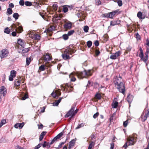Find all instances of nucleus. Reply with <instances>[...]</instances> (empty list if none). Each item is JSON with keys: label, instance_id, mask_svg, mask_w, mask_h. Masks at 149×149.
Here are the masks:
<instances>
[{"label": "nucleus", "instance_id": "1", "mask_svg": "<svg viewBox=\"0 0 149 149\" xmlns=\"http://www.w3.org/2000/svg\"><path fill=\"white\" fill-rule=\"evenodd\" d=\"M115 86L118 90L119 91L124 94L125 91L124 84L122 82H117Z\"/></svg>", "mask_w": 149, "mask_h": 149}, {"label": "nucleus", "instance_id": "2", "mask_svg": "<svg viewBox=\"0 0 149 149\" xmlns=\"http://www.w3.org/2000/svg\"><path fill=\"white\" fill-rule=\"evenodd\" d=\"M92 72H91V70H85L83 71L79 72L78 73V75L81 78H83L86 76H91L92 75Z\"/></svg>", "mask_w": 149, "mask_h": 149}, {"label": "nucleus", "instance_id": "3", "mask_svg": "<svg viewBox=\"0 0 149 149\" xmlns=\"http://www.w3.org/2000/svg\"><path fill=\"white\" fill-rule=\"evenodd\" d=\"M127 140L129 146L134 145L136 141V140L135 138L131 136H130Z\"/></svg>", "mask_w": 149, "mask_h": 149}, {"label": "nucleus", "instance_id": "4", "mask_svg": "<svg viewBox=\"0 0 149 149\" xmlns=\"http://www.w3.org/2000/svg\"><path fill=\"white\" fill-rule=\"evenodd\" d=\"M75 106H73L72 107L71 109L69 111L68 113H67L65 115V118H68L70 116H71V117H73L74 116H72L73 113H74V110Z\"/></svg>", "mask_w": 149, "mask_h": 149}, {"label": "nucleus", "instance_id": "5", "mask_svg": "<svg viewBox=\"0 0 149 149\" xmlns=\"http://www.w3.org/2000/svg\"><path fill=\"white\" fill-rule=\"evenodd\" d=\"M1 54H0V57L1 59L6 57L8 55V52L6 49H3L1 51Z\"/></svg>", "mask_w": 149, "mask_h": 149}, {"label": "nucleus", "instance_id": "6", "mask_svg": "<svg viewBox=\"0 0 149 149\" xmlns=\"http://www.w3.org/2000/svg\"><path fill=\"white\" fill-rule=\"evenodd\" d=\"M121 54V52L118 51L111 55L110 58L112 59H116Z\"/></svg>", "mask_w": 149, "mask_h": 149}, {"label": "nucleus", "instance_id": "7", "mask_svg": "<svg viewBox=\"0 0 149 149\" xmlns=\"http://www.w3.org/2000/svg\"><path fill=\"white\" fill-rule=\"evenodd\" d=\"M64 28L66 29H70L72 28V24L71 22L68 21L66 22L63 25Z\"/></svg>", "mask_w": 149, "mask_h": 149}, {"label": "nucleus", "instance_id": "8", "mask_svg": "<svg viewBox=\"0 0 149 149\" xmlns=\"http://www.w3.org/2000/svg\"><path fill=\"white\" fill-rule=\"evenodd\" d=\"M43 58L45 61L46 62H48L52 59V57L49 56L48 53L46 54L45 55L43 56Z\"/></svg>", "mask_w": 149, "mask_h": 149}, {"label": "nucleus", "instance_id": "9", "mask_svg": "<svg viewBox=\"0 0 149 149\" xmlns=\"http://www.w3.org/2000/svg\"><path fill=\"white\" fill-rule=\"evenodd\" d=\"M110 18H112L115 15H117L120 13L119 10H116L110 12L109 13Z\"/></svg>", "mask_w": 149, "mask_h": 149}, {"label": "nucleus", "instance_id": "10", "mask_svg": "<svg viewBox=\"0 0 149 149\" xmlns=\"http://www.w3.org/2000/svg\"><path fill=\"white\" fill-rule=\"evenodd\" d=\"M24 125V123H17L15 125L14 127L16 128H19V129H21L22 128Z\"/></svg>", "mask_w": 149, "mask_h": 149}, {"label": "nucleus", "instance_id": "11", "mask_svg": "<svg viewBox=\"0 0 149 149\" xmlns=\"http://www.w3.org/2000/svg\"><path fill=\"white\" fill-rule=\"evenodd\" d=\"M75 141L76 140L75 139H73L69 142V149H70L74 146Z\"/></svg>", "mask_w": 149, "mask_h": 149}, {"label": "nucleus", "instance_id": "12", "mask_svg": "<svg viewBox=\"0 0 149 149\" xmlns=\"http://www.w3.org/2000/svg\"><path fill=\"white\" fill-rule=\"evenodd\" d=\"M17 42L22 47H24L25 43L24 42V41L23 40L21 39H18V40Z\"/></svg>", "mask_w": 149, "mask_h": 149}, {"label": "nucleus", "instance_id": "13", "mask_svg": "<svg viewBox=\"0 0 149 149\" xmlns=\"http://www.w3.org/2000/svg\"><path fill=\"white\" fill-rule=\"evenodd\" d=\"M21 81V80L20 79L18 80L17 79L15 80L14 81L15 86H20Z\"/></svg>", "mask_w": 149, "mask_h": 149}, {"label": "nucleus", "instance_id": "14", "mask_svg": "<svg viewBox=\"0 0 149 149\" xmlns=\"http://www.w3.org/2000/svg\"><path fill=\"white\" fill-rule=\"evenodd\" d=\"M121 81L122 77H118L116 76L115 80L114 81L115 85H116V83L117 82H122Z\"/></svg>", "mask_w": 149, "mask_h": 149}, {"label": "nucleus", "instance_id": "15", "mask_svg": "<svg viewBox=\"0 0 149 149\" xmlns=\"http://www.w3.org/2000/svg\"><path fill=\"white\" fill-rule=\"evenodd\" d=\"M46 132H42L41 133V134L40 136L39 137V141H41L43 139L44 136L46 134Z\"/></svg>", "mask_w": 149, "mask_h": 149}, {"label": "nucleus", "instance_id": "16", "mask_svg": "<svg viewBox=\"0 0 149 149\" xmlns=\"http://www.w3.org/2000/svg\"><path fill=\"white\" fill-rule=\"evenodd\" d=\"M127 101L128 103L130 104L132 102L133 99V97L132 95H129L127 97Z\"/></svg>", "mask_w": 149, "mask_h": 149}, {"label": "nucleus", "instance_id": "17", "mask_svg": "<svg viewBox=\"0 0 149 149\" xmlns=\"http://www.w3.org/2000/svg\"><path fill=\"white\" fill-rule=\"evenodd\" d=\"M119 24V21L118 20L114 21H111L110 22V25L111 26H114Z\"/></svg>", "mask_w": 149, "mask_h": 149}, {"label": "nucleus", "instance_id": "18", "mask_svg": "<svg viewBox=\"0 0 149 149\" xmlns=\"http://www.w3.org/2000/svg\"><path fill=\"white\" fill-rule=\"evenodd\" d=\"M62 56L63 58L65 60H67L70 59V57L69 56V55L67 54H62Z\"/></svg>", "mask_w": 149, "mask_h": 149}, {"label": "nucleus", "instance_id": "19", "mask_svg": "<svg viewBox=\"0 0 149 149\" xmlns=\"http://www.w3.org/2000/svg\"><path fill=\"white\" fill-rule=\"evenodd\" d=\"M62 99V97H60L58 100L56 101V102H54L53 103V105L54 106H57L59 103L61 101V99Z\"/></svg>", "mask_w": 149, "mask_h": 149}, {"label": "nucleus", "instance_id": "20", "mask_svg": "<svg viewBox=\"0 0 149 149\" xmlns=\"http://www.w3.org/2000/svg\"><path fill=\"white\" fill-rule=\"evenodd\" d=\"M145 54L146 56L145 57H143V58L142 59V60L144 62L146 63V62L147 61L148 59V54H147V53H145Z\"/></svg>", "mask_w": 149, "mask_h": 149}, {"label": "nucleus", "instance_id": "21", "mask_svg": "<svg viewBox=\"0 0 149 149\" xmlns=\"http://www.w3.org/2000/svg\"><path fill=\"white\" fill-rule=\"evenodd\" d=\"M31 61V57L27 58L26 60V65H28L30 63Z\"/></svg>", "mask_w": 149, "mask_h": 149}, {"label": "nucleus", "instance_id": "22", "mask_svg": "<svg viewBox=\"0 0 149 149\" xmlns=\"http://www.w3.org/2000/svg\"><path fill=\"white\" fill-rule=\"evenodd\" d=\"M16 72L14 70H11L10 72V76L15 77L16 76Z\"/></svg>", "mask_w": 149, "mask_h": 149}, {"label": "nucleus", "instance_id": "23", "mask_svg": "<svg viewBox=\"0 0 149 149\" xmlns=\"http://www.w3.org/2000/svg\"><path fill=\"white\" fill-rule=\"evenodd\" d=\"M13 16L16 20H17L18 18L19 15L17 13H15L13 15Z\"/></svg>", "mask_w": 149, "mask_h": 149}, {"label": "nucleus", "instance_id": "24", "mask_svg": "<svg viewBox=\"0 0 149 149\" xmlns=\"http://www.w3.org/2000/svg\"><path fill=\"white\" fill-rule=\"evenodd\" d=\"M137 16L140 19H142L143 18L142 17V12L140 11H139L138 12Z\"/></svg>", "mask_w": 149, "mask_h": 149}, {"label": "nucleus", "instance_id": "25", "mask_svg": "<svg viewBox=\"0 0 149 149\" xmlns=\"http://www.w3.org/2000/svg\"><path fill=\"white\" fill-rule=\"evenodd\" d=\"M6 123V120L4 119H2L0 123V127H1L2 125L5 124Z\"/></svg>", "mask_w": 149, "mask_h": 149}, {"label": "nucleus", "instance_id": "26", "mask_svg": "<svg viewBox=\"0 0 149 149\" xmlns=\"http://www.w3.org/2000/svg\"><path fill=\"white\" fill-rule=\"evenodd\" d=\"M12 13L13 10L10 8H8L7 9V13H8V15H10Z\"/></svg>", "mask_w": 149, "mask_h": 149}, {"label": "nucleus", "instance_id": "27", "mask_svg": "<svg viewBox=\"0 0 149 149\" xmlns=\"http://www.w3.org/2000/svg\"><path fill=\"white\" fill-rule=\"evenodd\" d=\"M45 68L44 65H42L39 67V70L40 71H44L45 70Z\"/></svg>", "mask_w": 149, "mask_h": 149}, {"label": "nucleus", "instance_id": "28", "mask_svg": "<svg viewBox=\"0 0 149 149\" xmlns=\"http://www.w3.org/2000/svg\"><path fill=\"white\" fill-rule=\"evenodd\" d=\"M113 107L114 108H116L118 105V102L116 101L113 102V104H112Z\"/></svg>", "mask_w": 149, "mask_h": 149}, {"label": "nucleus", "instance_id": "29", "mask_svg": "<svg viewBox=\"0 0 149 149\" xmlns=\"http://www.w3.org/2000/svg\"><path fill=\"white\" fill-rule=\"evenodd\" d=\"M24 3L25 5L26 6H31L32 5V2L29 1H25Z\"/></svg>", "mask_w": 149, "mask_h": 149}, {"label": "nucleus", "instance_id": "30", "mask_svg": "<svg viewBox=\"0 0 149 149\" xmlns=\"http://www.w3.org/2000/svg\"><path fill=\"white\" fill-rule=\"evenodd\" d=\"M84 125V123H81L80 124H79L78 125V126L75 128L76 129H79L81 127H83Z\"/></svg>", "mask_w": 149, "mask_h": 149}, {"label": "nucleus", "instance_id": "31", "mask_svg": "<svg viewBox=\"0 0 149 149\" xmlns=\"http://www.w3.org/2000/svg\"><path fill=\"white\" fill-rule=\"evenodd\" d=\"M16 30L17 31L18 33H21L22 31V28L21 26H19L18 28L16 29Z\"/></svg>", "mask_w": 149, "mask_h": 149}, {"label": "nucleus", "instance_id": "32", "mask_svg": "<svg viewBox=\"0 0 149 149\" xmlns=\"http://www.w3.org/2000/svg\"><path fill=\"white\" fill-rule=\"evenodd\" d=\"M4 32L5 33L8 34H9L10 33V30L8 27L6 28L4 30Z\"/></svg>", "mask_w": 149, "mask_h": 149}, {"label": "nucleus", "instance_id": "33", "mask_svg": "<svg viewBox=\"0 0 149 149\" xmlns=\"http://www.w3.org/2000/svg\"><path fill=\"white\" fill-rule=\"evenodd\" d=\"M95 97L97 99L100 100L101 99V95L100 93H98L95 95Z\"/></svg>", "mask_w": 149, "mask_h": 149}, {"label": "nucleus", "instance_id": "34", "mask_svg": "<svg viewBox=\"0 0 149 149\" xmlns=\"http://www.w3.org/2000/svg\"><path fill=\"white\" fill-rule=\"evenodd\" d=\"M68 34H64L63 35L62 37L63 39L66 40L68 39Z\"/></svg>", "mask_w": 149, "mask_h": 149}, {"label": "nucleus", "instance_id": "35", "mask_svg": "<svg viewBox=\"0 0 149 149\" xmlns=\"http://www.w3.org/2000/svg\"><path fill=\"white\" fill-rule=\"evenodd\" d=\"M74 32V31L73 30H71L68 31V34L69 36L72 35Z\"/></svg>", "mask_w": 149, "mask_h": 149}, {"label": "nucleus", "instance_id": "36", "mask_svg": "<svg viewBox=\"0 0 149 149\" xmlns=\"http://www.w3.org/2000/svg\"><path fill=\"white\" fill-rule=\"evenodd\" d=\"M87 46L88 48H90L92 45V42L91 41H88L87 42Z\"/></svg>", "mask_w": 149, "mask_h": 149}, {"label": "nucleus", "instance_id": "37", "mask_svg": "<svg viewBox=\"0 0 149 149\" xmlns=\"http://www.w3.org/2000/svg\"><path fill=\"white\" fill-rule=\"evenodd\" d=\"M51 95L53 97L55 98H57L58 97L57 94L53 92L51 93Z\"/></svg>", "mask_w": 149, "mask_h": 149}, {"label": "nucleus", "instance_id": "38", "mask_svg": "<svg viewBox=\"0 0 149 149\" xmlns=\"http://www.w3.org/2000/svg\"><path fill=\"white\" fill-rule=\"evenodd\" d=\"M57 7H58V6H57V4H54L52 6L53 9L54 11H56V10L57 9Z\"/></svg>", "mask_w": 149, "mask_h": 149}, {"label": "nucleus", "instance_id": "39", "mask_svg": "<svg viewBox=\"0 0 149 149\" xmlns=\"http://www.w3.org/2000/svg\"><path fill=\"white\" fill-rule=\"evenodd\" d=\"M63 134V133L62 132H61L56 136V137L57 138V139H58L62 136Z\"/></svg>", "mask_w": 149, "mask_h": 149}, {"label": "nucleus", "instance_id": "40", "mask_svg": "<svg viewBox=\"0 0 149 149\" xmlns=\"http://www.w3.org/2000/svg\"><path fill=\"white\" fill-rule=\"evenodd\" d=\"M88 27L87 26H86L84 27V30L85 32H88Z\"/></svg>", "mask_w": 149, "mask_h": 149}, {"label": "nucleus", "instance_id": "41", "mask_svg": "<svg viewBox=\"0 0 149 149\" xmlns=\"http://www.w3.org/2000/svg\"><path fill=\"white\" fill-rule=\"evenodd\" d=\"M28 98V95L27 94H25V95L22 97V100H25L27 98Z\"/></svg>", "mask_w": 149, "mask_h": 149}, {"label": "nucleus", "instance_id": "42", "mask_svg": "<svg viewBox=\"0 0 149 149\" xmlns=\"http://www.w3.org/2000/svg\"><path fill=\"white\" fill-rule=\"evenodd\" d=\"M65 142H62L60 143L59 145L58 146V147L57 148V149H59L61 148L62 146L65 143Z\"/></svg>", "mask_w": 149, "mask_h": 149}, {"label": "nucleus", "instance_id": "43", "mask_svg": "<svg viewBox=\"0 0 149 149\" xmlns=\"http://www.w3.org/2000/svg\"><path fill=\"white\" fill-rule=\"evenodd\" d=\"M149 115V109H147L145 113V116L148 118Z\"/></svg>", "mask_w": 149, "mask_h": 149}, {"label": "nucleus", "instance_id": "44", "mask_svg": "<svg viewBox=\"0 0 149 149\" xmlns=\"http://www.w3.org/2000/svg\"><path fill=\"white\" fill-rule=\"evenodd\" d=\"M103 16L105 17L110 18L109 13L104 14L103 15Z\"/></svg>", "mask_w": 149, "mask_h": 149}, {"label": "nucleus", "instance_id": "45", "mask_svg": "<svg viewBox=\"0 0 149 149\" xmlns=\"http://www.w3.org/2000/svg\"><path fill=\"white\" fill-rule=\"evenodd\" d=\"M58 139H57L56 137L55 136L54 138L52 139V141L50 143V144L51 145L53 144L54 142L57 140Z\"/></svg>", "mask_w": 149, "mask_h": 149}, {"label": "nucleus", "instance_id": "46", "mask_svg": "<svg viewBox=\"0 0 149 149\" xmlns=\"http://www.w3.org/2000/svg\"><path fill=\"white\" fill-rule=\"evenodd\" d=\"M117 3L119 6H121L123 4L122 1L120 0H118L117 1Z\"/></svg>", "mask_w": 149, "mask_h": 149}, {"label": "nucleus", "instance_id": "47", "mask_svg": "<svg viewBox=\"0 0 149 149\" xmlns=\"http://www.w3.org/2000/svg\"><path fill=\"white\" fill-rule=\"evenodd\" d=\"M96 4L97 6H99L101 4V2L100 0H95Z\"/></svg>", "mask_w": 149, "mask_h": 149}, {"label": "nucleus", "instance_id": "48", "mask_svg": "<svg viewBox=\"0 0 149 149\" xmlns=\"http://www.w3.org/2000/svg\"><path fill=\"white\" fill-rule=\"evenodd\" d=\"M136 38L137 40H140L141 37L139 35L138 33H137L135 34Z\"/></svg>", "mask_w": 149, "mask_h": 149}, {"label": "nucleus", "instance_id": "49", "mask_svg": "<svg viewBox=\"0 0 149 149\" xmlns=\"http://www.w3.org/2000/svg\"><path fill=\"white\" fill-rule=\"evenodd\" d=\"M6 88L4 86H2L1 87V88L0 89V93L2 94V92L5 90Z\"/></svg>", "mask_w": 149, "mask_h": 149}, {"label": "nucleus", "instance_id": "50", "mask_svg": "<svg viewBox=\"0 0 149 149\" xmlns=\"http://www.w3.org/2000/svg\"><path fill=\"white\" fill-rule=\"evenodd\" d=\"M48 143H47L46 141H44L43 144H42V146L43 148H45L48 145Z\"/></svg>", "mask_w": 149, "mask_h": 149}, {"label": "nucleus", "instance_id": "51", "mask_svg": "<svg viewBox=\"0 0 149 149\" xmlns=\"http://www.w3.org/2000/svg\"><path fill=\"white\" fill-rule=\"evenodd\" d=\"M139 57L141 58V60H142L143 57V52H140V54H139Z\"/></svg>", "mask_w": 149, "mask_h": 149}, {"label": "nucleus", "instance_id": "52", "mask_svg": "<svg viewBox=\"0 0 149 149\" xmlns=\"http://www.w3.org/2000/svg\"><path fill=\"white\" fill-rule=\"evenodd\" d=\"M25 2L23 0H20L19 1V4L21 6H24V3Z\"/></svg>", "mask_w": 149, "mask_h": 149}, {"label": "nucleus", "instance_id": "53", "mask_svg": "<svg viewBox=\"0 0 149 149\" xmlns=\"http://www.w3.org/2000/svg\"><path fill=\"white\" fill-rule=\"evenodd\" d=\"M128 123V120L124 122L123 123V125L124 127H126L127 126Z\"/></svg>", "mask_w": 149, "mask_h": 149}, {"label": "nucleus", "instance_id": "54", "mask_svg": "<svg viewBox=\"0 0 149 149\" xmlns=\"http://www.w3.org/2000/svg\"><path fill=\"white\" fill-rule=\"evenodd\" d=\"M94 145V143L93 142H91L89 144L88 148L92 149L93 146Z\"/></svg>", "mask_w": 149, "mask_h": 149}, {"label": "nucleus", "instance_id": "55", "mask_svg": "<svg viewBox=\"0 0 149 149\" xmlns=\"http://www.w3.org/2000/svg\"><path fill=\"white\" fill-rule=\"evenodd\" d=\"M68 10V8L67 7H64L63 8V11L65 13L67 12Z\"/></svg>", "mask_w": 149, "mask_h": 149}, {"label": "nucleus", "instance_id": "56", "mask_svg": "<svg viewBox=\"0 0 149 149\" xmlns=\"http://www.w3.org/2000/svg\"><path fill=\"white\" fill-rule=\"evenodd\" d=\"M99 113L98 112H97L95 113L93 115V117L94 118H96L99 115Z\"/></svg>", "mask_w": 149, "mask_h": 149}, {"label": "nucleus", "instance_id": "57", "mask_svg": "<svg viewBox=\"0 0 149 149\" xmlns=\"http://www.w3.org/2000/svg\"><path fill=\"white\" fill-rule=\"evenodd\" d=\"M100 52L97 49H96L95 51V53L96 55L97 56H98L100 54Z\"/></svg>", "mask_w": 149, "mask_h": 149}, {"label": "nucleus", "instance_id": "58", "mask_svg": "<svg viewBox=\"0 0 149 149\" xmlns=\"http://www.w3.org/2000/svg\"><path fill=\"white\" fill-rule=\"evenodd\" d=\"M29 49L28 48H25L24 49L22 50V52L24 53H27L29 52Z\"/></svg>", "mask_w": 149, "mask_h": 149}, {"label": "nucleus", "instance_id": "59", "mask_svg": "<svg viewBox=\"0 0 149 149\" xmlns=\"http://www.w3.org/2000/svg\"><path fill=\"white\" fill-rule=\"evenodd\" d=\"M64 54H67L69 55V49H65V51H64Z\"/></svg>", "mask_w": 149, "mask_h": 149}, {"label": "nucleus", "instance_id": "60", "mask_svg": "<svg viewBox=\"0 0 149 149\" xmlns=\"http://www.w3.org/2000/svg\"><path fill=\"white\" fill-rule=\"evenodd\" d=\"M94 44L96 46H98L99 45V43L98 40H96L94 42Z\"/></svg>", "mask_w": 149, "mask_h": 149}, {"label": "nucleus", "instance_id": "61", "mask_svg": "<svg viewBox=\"0 0 149 149\" xmlns=\"http://www.w3.org/2000/svg\"><path fill=\"white\" fill-rule=\"evenodd\" d=\"M147 118L144 116L142 117V121L145 122L147 120Z\"/></svg>", "mask_w": 149, "mask_h": 149}, {"label": "nucleus", "instance_id": "62", "mask_svg": "<svg viewBox=\"0 0 149 149\" xmlns=\"http://www.w3.org/2000/svg\"><path fill=\"white\" fill-rule=\"evenodd\" d=\"M68 49H69V54H71L72 53H74L73 50L72 49L69 48Z\"/></svg>", "mask_w": 149, "mask_h": 149}, {"label": "nucleus", "instance_id": "63", "mask_svg": "<svg viewBox=\"0 0 149 149\" xmlns=\"http://www.w3.org/2000/svg\"><path fill=\"white\" fill-rule=\"evenodd\" d=\"M14 77H13L10 75L9 77V80L10 81H13V78Z\"/></svg>", "mask_w": 149, "mask_h": 149}, {"label": "nucleus", "instance_id": "64", "mask_svg": "<svg viewBox=\"0 0 149 149\" xmlns=\"http://www.w3.org/2000/svg\"><path fill=\"white\" fill-rule=\"evenodd\" d=\"M146 48H147L146 51L145 52V53H147V54H148L149 53V46H147L146 47Z\"/></svg>", "mask_w": 149, "mask_h": 149}]
</instances>
